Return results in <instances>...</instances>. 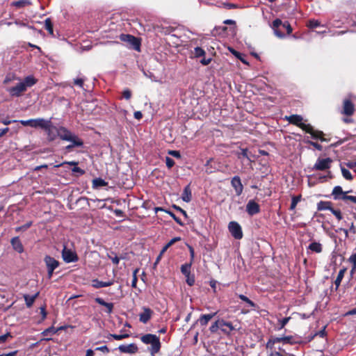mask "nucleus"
Returning a JSON list of instances; mask_svg holds the SVG:
<instances>
[{
	"label": "nucleus",
	"mask_w": 356,
	"mask_h": 356,
	"mask_svg": "<svg viewBox=\"0 0 356 356\" xmlns=\"http://www.w3.org/2000/svg\"><path fill=\"white\" fill-rule=\"evenodd\" d=\"M57 134L60 139L71 143L65 147L67 152H72L75 147H83V145L82 139L64 127H59L57 129Z\"/></svg>",
	"instance_id": "1"
},
{
	"label": "nucleus",
	"mask_w": 356,
	"mask_h": 356,
	"mask_svg": "<svg viewBox=\"0 0 356 356\" xmlns=\"http://www.w3.org/2000/svg\"><path fill=\"white\" fill-rule=\"evenodd\" d=\"M219 329L226 335H229L232 331L236 330L232 322L225 321L224 319H218L213 323L209 327V331L211 333H216Z\"/></svg>",
	"instance_id": "2"
},
{
	"label": "nucleus",
	"mask_w": 356,
	"mask_h": 356,
	"mask_svg": "<svg viewBox=\"0 0 356 356\" xmlns=\"http://www.w3.org/2000/svg\"><path fill=\"white\" fill-rule=\"evenodd\" d=\"M140 340L145 344L151 345L149 350L152 356H154L156 353L160 351L161 343L159 337L156 334H146L140 337Z\"/></svg>",
	"instance_id": "3"
},
{
	"label": "nucleus",
	"mask_w": 356,
	"mask_h": 356,
	"mask_svg": "<svg viewBox=\"0 0 356 356\" xmlns=\"http://www.w3.org/2000/svg\"><path fill=\"white\" fill-rule=\"evenodd\" d=\"M272 29L274 31L275 35L280 38H283L285 36L283 32L284 29L286 30V34L288 35L291 34L293 31V29L288 21L282 22V21L278 18L273 20Z\"/></svg>",
	"instance_id": "4"
},
{
	"label": "nucleus",
	"mask_w": 356,
	"mask_h": 356,
	"mask_svg": "<svg viewBox=\"0 0 356 356\" xmlns=\"http://www.w3.org/2000/svg\"><path fill=\"white\" fill-rule=\"evenodd\" d=\"M121 41L127 42L134 49L139 51L140 47V40L138 38L130 34H121L120 35Z\"/></svg>",
	"instance_id": "5"
},
{
	"label": "nucleus",
	"mask_w": 356,
	"mask_h": 356,
	"mask_svg": "<svg viewBox=\"0 0 356 356\" xmlns=\"http://www.w3.org/2000/svg\"><path fill=\"white\" fill-rule=\"evenodd\" d=\"M332 162L333 160L330 157L325 159L318 158L312 169L319 171L327 170L331 168Z\"/></svg>",
	"instance_id": "6"
},
{
	"label": "nucleus",
	"mask_w": 356,
	"mask_h": 356,
	"mask_svg": "<svg viewBox=\"0 0 356 356\" xmlns=\"http://www.w3.org/2000/svg\"><path fill=\"white\" fill-rule=\"evenodd\" d=\"M19 123L23 126H29L33 128H47L46 124V120L43 118L30 119L27 120H20Z\"/></svg>",
	"instance_id": "7"
},
{
	"label": "nucleus",
	"mask_w": 356,
	"mask_h": 356,
	"mask_svg": "<svg viewBox=\"0 0 356 356\" xmlns=\"http://www.w3.org/2000/svg\"><path fill=\"white\" fill-rule=\"evenodd\" d=\"M228 229L232 236L235 239H241L243 238L242 228L237 222L231 221L228 225Z\"/></svg>",
	"instance_id": "8"
},
{
	"label": "nucleus",
	"mask_w": 356,
	"mask_h": 356,
	"mask_svg": "<svg viewBox=\"0 0 356 356\" xmlns=\"http://www.w3.org/2000/svg\"><path fill=\"white\" fill-rule=\"evenodd\" d=\"M62 257L66 263L76 262L79 260V257L75 251L67 248L65 245L62 250Z\"/></svg>",
	"instance_id": "9"
},
{
	"label": "nucleus",
	"mask_w": 356,
	"mask_h": 356,
	"mask_svg": "<svg viewBox=\"0 0 356 356\" xmlns=\"http://www.w3.org/2000/svg\"><path fill=\"white\" fill-rule=\"evenodd\" d=\"M286 118L290 124L300 127L303 131H305L308 126V124H305L302 122L303 119L302 117L300 115L294 114L289 117H286Z\"/></svg>",
	"instance_id": "10"
},
{
	"label": "nucleus",
	"mask_w": 356,
	"mask_h": 356,
	"mask_svg": "<svg viewBox=\"0 0 356 356\" xmlns=\"http://www.w3.org/2000/svg\"><path fill=\"white\" fill-rule=\"evenodd\" d=\"M305 131L307 134H309L314 139H318L322 142L327 140L324 138V133L322 131L314 130L313 127L309 124H308V126Z\"/></svg>",
	"instance_id": "11"
},
{
	"label": "nucleus",
	"mask_w": 356,
	"mask_h": 356,
	"mask_svg": "<svg viewBox=\"0 0 356 356\" xmlns=\"http://www.w3.org/2000/svg\"><path fill=\"white\" fill-rule=\"evenodd\" d=\"M7 91L12 97H18L26 92V90L22 83L19 82L15 86L8 88Z\"/></svg>",
	"instance_id": "12"
},
{
	"label": "nucleus",
	"mask_w": 356,
	"mask_h": 356,
	"mask_svg": "<svg viewBox=\"0 0 356 356\" xmlns=\"http://www.w3.org/2000/svg\"><path fill=\"white\" fill-rule=\"evenodd\" d=\"M46 122H47L46 124V127L47 128H42V129L46 131V133L47 134L48 141L52 142L56 138V136H58V134H54L52 130L55 129L57 131V129L58 128L53 126L51 120H46Z\"/></svg>",
	"instance_id": "13"
},
{
	"label": "nucleus",
	"mask_w": 356,
	"mask_h": 356,
	"mask_svg": "<svg viewBox=\"0 0 356 356\" xmlns=\"http://www.w3.org/2000/svg\"><path fill=\"white\" fill-rule=\"evenodd\" d=\"M246 211L250 216H252L260 212V206L254 200H251L246 205Z\"/></svg>",
	"instance_id": "14"
},
{
	"label": "nucleus",
	"mask_w": 356,
	"mask_h": 356,
	"mask_svg": "<svg viewBox=\"0 0 356 356\" xmlns=\"http://www.w3.org/2000/svg\"><path fill=\"white\" fill-rule=\"evenodd\" d=\"M231 185L234 188L236 195L242 194L243 186L241 183V178L238 176H234L231 180Z\"/></svg>",
	"instance_id": "15"
},
{
	"label": "nucleus",
	"mask_w": 356,
	"mask_h": 356,
	"mask_svg": "<svg viewBox=\"0 0 356 356\" xmlns=\"http://www.w3.org/2000/svg\"><path fill=\"white\" fill-rule=\"evenodd\" d=\"M355 112V106L351 100L345 99L343 104V111L342 113L347 115L350 116Z\"/></svg>",
	"instance_id": "16"
},
{
	"label": "nucleus",
	"mask_w": 356,
	"mask_h": 356,
	"mask_svg": "<svg viewBox=\"0 0 356 356\" xmlns=\"http://www.w3.org/2000/svg\"><path fill=\"white\" fill-rule=\"evenodd\" d=\"M44 262L46 265L47 268L56 270L60 265V262L58 260H56V259L49 255H46L44 257Z\"/></svg>",
	"instance_id": "17"
},
{
	"label": "nucleus",
	"mask_w": 356,
	"mask_h": 356,
	"mask_svg": "<svg viewBox=\"0 0 356 356\" xmlns=\"http://www.w3.org/2000/svg\"><path fill=\"white\" fill-rule=\"evenodd\" d=\"M143 312L140 314L139 320L143 323H147L152 318L153 311L149 307H143Z\"/></svg>",
	"instance_id": "18"
},
{
	"label": "nucleus",
	"mask_w": 356,
	"mask_h": 356,
	"mask_svg": "<svg viewBox=\"0 0 356 356\" xmlns=\"http://www.w3.org/2000/svg\"><path fill=\"white\" fill-rule=\"evenodd\" d=\"M119 350L123 353H136L138 348L135 343H130L129 345H120L118 348Z\"/></svg>",
	"instance_id": "19"
},
{
	"label": "nucleus",
	"mask_w": 356,
	"mask_h": 356,
	"mask_svg": "<svg viewBox=\"0 0 356 356\" xmlns=\"http://www.w3.org/2000/svg\"><path fill=\"white\" fill-rule=\"evenodd\" d=\"M217 313L218 312L207 314H202L198 318L197 322L201 326L205 327L207 325L209 321H211L217 314Z\"/></svg>",
	"instance_id": "20"
},
{
	"label": "nucleus",
	"mask_w": 356,
	"mask_h": 356,
	"mask_svg": "<svg viewBox=\"0 0 356 356\" xmlns=\"http://www.w3.org/2000/svg\"><path fill=\"white\" fill-rule=\"evenodd\" d=\"M10 243L13 248L19 253H22L24 251V246L19 238V236L13 237L10 240Z\"/></svg>",
	"instance_id": "21"
},
{
	"label": "nucleus",
	"mask_w": 356,
	"mask_h": 356,
	"mask_svg": "<svg viewBox=\"0 0 356 356\" xmlns=\"http://www.w3.org/2000/svg\"><path fill=\"white\" fill-rule=\"evenodd\" d=\"M348 261L351 264L350 274L353 277L356 273V248L348 258Z\"/></svg>",
	"instance_id": "22"
},
{
	"label": "nucleus",
	"mask_w": 356,
	"mask_h": 356,
	"mask_svg": "<svg viewBox=\"0 0 356 356\" xmlns=\"http://www.w3.org/2000/svg\"><path fill=\"white\" fill-rule=\"evenodd\" d=\"M113 283H114V281L113 280H109L108 282H103V281H99V280L96 279V280H93L92 281V286L95 289H100V288H103V287L110 286L113 285Z\"/></svg>",
	"instance_id": "23"
},
{
	"label": "nucleus",
	"mask_w": 356,
	"mask_h": 356,
	"mask_svg": "<svg viewBox=\"0 0 356 356\" xmlns=\"http://www.w3.org/2000/svg\"><path fill=\"white\" fill-rule=\"evenodd\" d=\"M95 302L100 305L104 306L106 308V313L111 314L113 312V304L112 302H107L102 298H96Z\"/></svg>",
	"instance_id": "24"
},
{
	"label": "nucleus",
	"mask_w": 356,
	"mask_h": 356,
	"mask_svg": "<svg viewBox=\"0 0 356 356\" xmlns=\"http://www.w3.org/2000/svg\"><path fill=\"white\" fill-rule=\"evenodd\" d=\"M346 193H348V192H343L340 186H337L334 187L332 195L333 196L334 200H341L342 196L345 195Z\"/></svg>",
	"instance_id": "25"
},
{
	"label": "nucleus",
	"mask_w": 356,
	"mask_h": 356,
	"mask_svg": "<svg viewBox=\"0 0 356 356\" xmlns=\"http://www.w3.org/2000/svg\"><path fill=\"white\" fill-rule=\"evenodd\" d=\"M40 293L37 292L33 296H30L28 294H24L23 296L24 299L25 300L26 305L28 308H30L33 306L34 302L35 301L36 298L38 297Z\"/></svg>",
	"instance_id": "26"
},
{
	"label": "nucleus",
	"mask_w": 356,
	"mask_h": 356,
	"mask_svg": "<svg viewBox=\"0 0 356 356\" xmlns=\"http://www.w3.org/2000/svg\"><path fill=\"white\" fill-rule=\"evenodd\" d=\"M37 82H38V79H35L32 75L26 76L24 79V81H22V83L24 86L26 90H27V88H31L33 86H34Z\"/></svg>",
	"instance_id": "27"
},
{
	"label": "nucleus",
	"mask_w": 356,
	"mask_h": 356,
	"mask_svg": "<svg viewBox=\"0 0 356 356\" xmlns=\"http://www.w3.org/2000/svg\"><path fill=\"white\" fill-rule=\"evenodd\" d=\"M307 249L311 250L312 252L318 254L323 252V245L319 242L313 241L309 245Z\"/></svg>",
	"instance_id": "28"
},
{
	"label": "nucleus",
	"mask_w": 356,
	"mask_h": 356,
	"mask_svg": "<svg viewBox=\"0 0 356 356\" xmlns=\"http://www.w3.org/2000/svg\"><path fill=\"white\" fill-rule=\"evenodd\" d=\"M332 208V202L330 201H320L317 203V210L318 211H324L329 210L330 211Z\"/></svg>",
	"instance_id": "29"
},
{
	"label": "nucleus",
	"mask_w": 356,
	"mask_h": 356,
	"mask_svg": "<svg viewBox=\"0 0 356 356\" xmlns=\"http://www.w3.org/2000/svg\"><path fill=\"white\" fill-rule=\"evenodd\" d=\"M181 199L183 201L186 202H189L192 199L191 190L189 185H187L183 191Z\"/></svg>",
	"instance_id": "30"
},
{
	"label": "nucleus",
	"mask_w": 356,
	"mask_h": 356,
	"mask_svg": "<svg viewBox=\"0 0 356 356\" xmlns=\"http://www.w3.org/2000/svg\"><path fill=\"white\" fill-rule=\"evenodd\" d=\"M346 268L343 267V268L340 269L339 271V273L337 275V277L334 281V284L336 286V289L339 288V286L341 284V280H343L344 275L346 272Z\"/></svg>",
	"instance_id": "31"
},
{
	"label": "nucleus",
	"mask_w": 356,
	"mask_h": 356,
	"mask_svg": "<svg viewBox=\"0 0 356 356\" xmlns=\"http://www.w3.org/2000/svg\"><path fill=\"white\" fill-rule=\"evenodd\" d=\"M44 29L50 35H54V25L50 18H47L44 20Z\"/></svg>",
	"instance_id": "32"
},
{
	"label": "nucleus",
	"mask_w": 356,
	"mask_h": 356,
	"mask_svg": "<svg viewBox=\"0 0 356 356\" xmlns=\"http://www.w3.org/2000/svg\"><path fill=\"white\" fill-rule=\"evenodd\" d=\"M108 183L102 178H96L92 180V186L98 188L102 186H106Z\"/></svg>",
	"instance_id": "33"
},
{
	"label": "nucleus",
	"mask_w": 356,
	"mask_h": 356,
	"mask_svg": "<svg viewBox=\"0 0 356 356\" xmlns=\"http://www.w3.org/2000/svg\"><path fill=\"white\" fill-rule=\"evenodd\" d=\"M268 356H291V355L280 347L278 350L270 352Z\"/></svg>",
	"instance_id": "34"
},
{
	"label": "nucleus",
	"mask_w": 356,
	"mask_h": 356,
	"mask_svg": "<svg viewBox=\"0 0 356 356\" xmlns=\"http://www.w3.org/2000/svg\"><path fill=\"white\" fill-rule=\"evenodd\" d=\"M31 4V3L29 0H19L12 3V6L16 8H23Z\"/></svg>",
	"instance_id": "35"
},
{
	"label": "nucleus",
	"mask_w": 356,
	"mask_h": 356,
	"mask_svg": "<svg viewBox=\"0 0 356 356\" xmlns=\"http://www.w3.org/2000/svg\"><path fill=\"white\" fill-rule=\"evenodd\" d=\"M230 52L238 60H240L243 63L248 64V62L244 58V55L240 53L239 51L235 50L233 48H229Z\"/></svg>",
	"instance_id": "36"
},
{
	"label": "nucleus",
	"mask_w": 356,
	"mask_h": 356,
	"mask_svg": "<svg viewBox=\"0 0 356 356\" xmlns=\"http://www.w3.org/2000/svg\"><path fill=\"white\" fill-rule=\"evenodd\" d=\"M192 263H186L181 266V273L186 276L189 275L191 274V269Z\"/></svg>",
	"instance_id": "37"
},
{
	"label": "nucleus",
	"mask_w": 356,
	"mask_h": 356,
	"mask_svg": "<svg viewBox=\"0 0 356 356\" xmlns=\"http://www.w3.org/2000/svg\"><path fill=\"white\" fill-rule=\"evenodd\" d=\"M326 326H324L322 330L315 332L313 335L309 337V341H312L314 339L315 337L319 336L321 338H324L327 335V332L325 331Z\"/></svg>",
	"instance_id": "38"
},
{
	"label": "nucleus",
	"mask_w": 356,
	"mask_h": 356,
	"mask_svg": "<svg viewBox=\"0 0 356 356\" xmlns=\"http://www.w3.org/2000/svg\"><path fill=\"white\" fill-rule=\"evenodd\" d=\"M58 332V330H56V327L54 326H51L47 329L44 330L42 332L41 334L44 337L52 336Z\"/></svg>",
	"instance_id": "39"
},
{
	"label": "nucleus",
	"mask_w": 356,
	"mask_h": 356,
	"mask_svg": "<svg viewBox=\"0 0 356 356\" xmlns=\"http://www.w3.org/2000/svg\"><path fill=\"white\" fill-rule=\"evenodd\" d=\"M129 337V334H109L108 336H107V338L108 339H114L115 340H122V339H127Z\"/></svg>",
	"instance_id": "40"
},
{
	"label": "nucleus",
	"mask_w": 356,
	"mask_h": 356,
	"mask_svg": "<svg viewBox=\"0 0 356 356\" xmlns=\"http://www.w3.org/2000/svg\"><path fill=\"white\" fill-rule=\"evenodd\" d=\"M218 8H225L227 10L236 9V8H239L238 4L228 3V2L222 3L221 5L218 6Z\"/></svg>",
	"instance_id": "41"
},
{
	"label": "nucleus",
	"mask_w": 356,
	"mask_h": 356,
	"mask_svg": "<svg viewBox=\"0 0 356 356\" xmlns=\"http://www.w3.org/2000/svg\"><path fill=\"white\" fill-rule=\"evenodd\" d=\"M238 297L243 301H244L245 302H246L248 304V306L251 307H257V305L253 302L250 299H249L247 296L243 295V294H239L238 296Z\"/></svg>",
	"instance_id": "42"
},
{
	"label": "nucleus",
	"mask_w": 356,
	"mask_h": 356,
	"mask_svg": "<svg viewBox=\"0 0 356 356\" xmlns=\"http://www.w3.org/2000/svg\"><path fill=\"white\" fill-rule=\"evenodd\" d=\"M275 343L274 342L273 339L270 337L267 343H266V348L267 350H268V353L272 351H277L275 349Z\"/></svg>",
	"instance_id": "43"
},
{
	"label": "nucleus",
	"mask_w": 356,
	"mask_h": 356,
	"mask_svg": "<svg viewBox=\"0 0 356 356\" xmlns=\"http://www.w3.org/2000/svg\"><path fill=\"white\" fill-rule=\"evenodd\" d=\"M301 200V195H298V196H293L292 197V199H291V205H290V210H294L298 204V203Z\"/></svg>",
	"instance_id": "44"
},
{
	"label": "nucleus",
	"mask_w": 356,
	"mask_h": 356,
	"mask_svg": "<svg viewBox=\"0 0 356 356\" xmlns=\"http://www.w3.org/2000/svg\"><path fill=\"white\" fill-rule=\"evenodd\" d=\"M33 224L32 221L27 222L26 224L19 226L15 228L16 232H24L31 227Z\"/></svg>",
	"instance_id": "45"
},
{
	"label": "nucleus",
	"mask_w": 356,
	"mask_h": 356,
	"mask_svg": "<svg viewBox=\"0 0 356 356\" xmlns=\"http://www.w3.org/2000/svg\"><path fill=\"white\" fill-rule=\"evenodd\" d=\"M290 319H291L290 316L289 317H285V318H284L282 319H279L278 320L277 330H280L282 328H284L285 327V325L289 323Z\"/></svg>",
	"instance_id": "46"
},
{
	"label": "nucleus",
	"mask_w": 356,
	"mask_h": 356,
	"mask_svg": "<svg viewBox=\"0 0 356 356\" xmlns=\"http://www.w3.org/2000/svg\"><path fill=\"white\" fill-rule=\"evenodd\" d=\"M205 54V51L202 47H197L194 49L193 54L195 58L204 56Z\"/></svg>",
	"instance_id": "47"
},
{
	"label": "nucleus",
	"mask_w": 356,
	"mask_h": 356,
	"mask_svg": "<svg viewBox=\"0 0 356 356\" xmlns=\"http://www.w3.org/2000/svg\"><path fill=\"white\" fill-rule=\"evenodd\" d=\"M341 170L343 177L346 179L350 181L353 179L350 172L348 170H347L344 167L341 166Z\"/></svg>",
	"instance_id": "48"
},
{
	"label": "nucleus",
	"mask_w": 356,
	"mask_h": 356,
	"mask_svg": "<svg viewBox=\"0 0 356 356\" xmlns=\"http://www.w3.org/2000/svg\"><path fill=\"white\" fill-rule=\"evenodd\" d=\"M353 138V136L351 135V134H348V136H346V138H343V139H340L338 141H337L336 143H332L331 144V147H338L339 145H341L342 143H343L344 142L350 140V139H352Z\"/></svg>",
	"instance_id": "49"
},
{
	"label": "nucleus",
	"mask_w": 356,
	"mask_h": 356,
	"mask_svg": "<svg viewBox=\"0 0 356 356\" xmlns=\"http://www.w3.org/2000/svg\"><path fill=\"white\" fill-rule=\"evenodd\" d=\"M330 211L338 220H342L343 216L340 209H335L332 207Z\"/></svg>",
	"instance_id": "50"
},
{
	"label": "nucleus",
	"mask_w": 356,
	"mask_h": 356,
	"mask_svg": "<svg viewBox=\"0 0 356 356\" xmlns=\"http://www.w3.org/2000/svg\"><path fill=\"white\" fill-rule=\"evenodd\" d=\"M165 213L169 214L177 224H179L181 226L184 225V223L181 220V219L179 218H178L177 216H176V215L173 212H172L170 211H165Z\"/></svg>",
	"instance_id": "51"
},
{
	"label": "nucleus",
	"mask_w": 356,
	"mask_h": 356,
	"mask_svg": "<svg viewBox=\"0 0 356 356\" xmlns=\"http://www.w3.org/2000/svg\"><path fill=\"white\" fill-rule=\"evenodd\" d=\"M186 282L188 285L190 286H192L194 285L195 280V275H192L191 273L189 274V275H186Z\"/></svg>",
	"instance_id": "52"
},
{
	"label": "nucleus",
	"mask_w": 356,
	"mask_h": 356,
	"mask_svg": "<svg viewBox=\"0 0 356 356\" xmlns=\"http://www.w3.org/2000/svg\"><path fill=\"white\" fill-rule=\"evenodd\" d=\"M320 25H321V22L318 20L311 19V20L309 21L307 26L309 29H314V28H316L318 26H320Z\"/></svg>",
	"instance_id": "53"
},
{
	"label": "nucleus",
	"mask_w": 356,
	"mask_h": 356,
	"mask_svg": "<svg viewBox=\"0 0 356 356\" xmlns=\"http://www.w3.org/2000/svg\"><path fill=\"white\" fill-rule=\"evenodd\" d=\"M248 150L246 148L241 149V152L237 154L238 159H241L242 157H243L248 159V160H250L248 156Z\"/></svg>",
	"instance_id": "54"
},
{
	"label": "nucleus",
	"mask_w": 356,
	"mask_h": 356,
	"mask_svg": "<svg viewBox=\"0 0 356 356\" xmlns=\"http://www.w3.org/2000/svg\"><path fill=\"white\" fill-rule=\"evenodd\" d=\"M73 173H78L77 176L83 175L85 174V170L78 166H74L72 169Z\"/></svg>",
	"instance_id": "55"
},
{
	"label": "nucleus",
	"mask_w": 356,
	"mask_h": 356,
	"mask_svg": "<svg viewBox=\"0 0 356 356\" xmlns=\"http://www.w3.org/2000/svg\"><path fill=\"white\" fill-rule=\"evenodd\" d=\"M9 337L13 338V336L11 335L10 332H7L3 335L0 336V344L4 343Z\"/></svg>",
	"instance_id": "56"
},
{
	"label": "nucleus",
	"mask_w": 356,
	"mask_h": 356,
	"mask_svg": "<svg viewBox=\"0 0 356 356\" xmlns=\"http://www.w3.org/2000/svg\"><path fill=\"white\" fill-rule=\"evenodd\" d=\"M341 200H343V201L350 200V201L355 203L356 202V197L352 196V195H348L347 193H346L345 195L342 196Z\"/></svg>",
	"instance_id": "57"
},
{
	"label": "nucleus",
	"mask_w": 356,
	"mask_h": 356,
	"mask_svg": "<svg viewBox=\"0 0 356 356\" xmlns=\"http://www.w3.org/2000/svg\"><path fill=\"white\" fill-rule=\"evenodd\" d=\"M111 254H113L114 257H112L111 255L108 254V258L111 259L113 264L118 265L120 262V259L118 257V256L116 255V254L115 252H112Z\"/></svg>",
	"instance_id": "58"
},
{
	"label": "nucleus",
	"mask_w": 356,
	"mask_h": 356,
	"mask_svg": "<svg viewBox=\"0 0 356 356\" xmlns=\"http://www.w3.org/2000/svg\"><path fill=\"white\" fill-rule=\"evenodd\" d=\"M294 343L293 337L292 336L283 337V343L293 344Z\"/></svg>",
	"instance_id": "59"
},
{
	"label": "nucleus",
	"mask_w": 356,
	"mask_h": 356,
	"mask_svg": "<svg viewBox=\"0 0 356 356\" xmlns=\"http://www.w3.org/2000/svg\"><path fill=\"white\" fill-rule=\"evenodd\" d=\"M122 96L127 100L130 99L131 97V91L128 88L124 90L122 92Z\"/></svg>",
	"instance_id": "60"
},
{
	"label": "nucleus",
	"mask_w": 356,
	"mask_h": 356,
	"mask_svg": "<svg viewBox=\"0 0 356 356\" xmlns=\"http://www.w3.org/2000/svg\"><path fill=\"white\" fill-rule=\"evenodd\" d=\"M165 164L168 168H171L175 165V161L172 158L167 156L165 158Z\"/></svg>",
	"instance_id": "61"
},
{
	"label": "nucleus",
	"mask_w": 356,
	"mask_h": 356,
	"mask_svg": "<svg viewBox=\"0 0 356 356\" xmlns=\"http://www.w3.org/2000/svg\"><path fill=\"white\" fill-rule=\"evenodd\" d=\"M307 143L308 144H309L310 145H312L313 147H314L316 149H318L319 151H321L323 149L322 145L318 144L316 142H313V141H311V140H308V141H307Z\"/></svg>",
	"instance_id": "62"
},
{
	"label": "nucleus",
	"mask_w": 356,
	"mask_h": 356,
	"mask_svg": "<svg viewBox=\"0 0 356 356\" xmlns=\"http://www.w3.org/2000/svg\"><path fill=\"white\" fill-rule=\"evenodd\" d=\"M172 207H173L175 210H177V211H179L181 213H182V214H183V216H184L186 218H188V214H187L186 211L185 210H184L182 208H181V207H179V206H177V205H175V204H173V205H172Z\"/></svg>",
	"instance_id": "63"
},
{
	"label": "nucleus",
	"mask_w": 356,
	"mask_h": 356,
	"mask_svg": "<svg viewBox=\"0 0 356 356\" xmlns=\"http://www.w3.org/2000/svg\"><path fill=\"white\" fill-rule=\"evenodd\" d=\"M180 237H175L172 238L168 243L165 245V248H169L172 246L175 242L180 241Z\"/></svg>",
	"instance_id": "64"
}]
</instances>
